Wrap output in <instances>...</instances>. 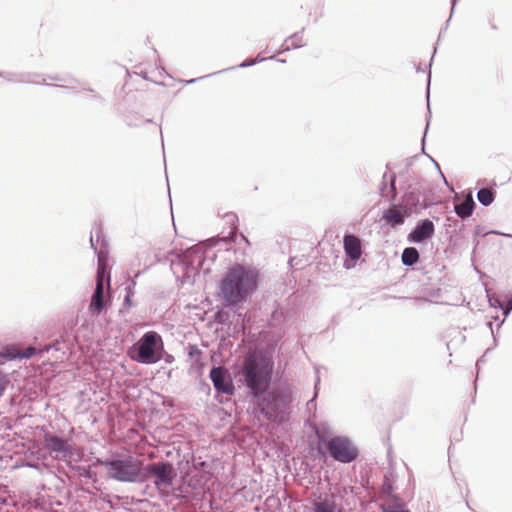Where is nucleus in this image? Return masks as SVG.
Returning <instances> with one entry per match:
<instances>
[{
  "mask_svg": "<svg viewBox=\"0 0 512 512\" xmlns=\"http://www.w3.org/2000/svg\"><path fill=\"white\" fill-rule=\"evenodd\" d=\"M274 364L265 354H248L238 374L254 397L264 394L269 388Z\"/></svg>",
  "mask_w": 512,
  "mask_h": 512,
  "instance_id": "1",
  "label": "nucleus"
},
{
  "mask_svg": "<svg viewBox=\"0 0 512 512\" xmlns=\"http://www.w3.org/2000/svg\"><path fill=\"white\" fill-rule=\"evenodd\" d=\"M257 276V272L250 267L240 264L232 266L220 284L223 298L230 304L244 301L256 287Z\"/></svg>",
  "mask_w": 512,
  "mask_h": 512,
  "instance_id": "2",
  "label": "nucleus"
},
{
  "mask_svg": "<svg viewBox=\"0 0 512 512\" xmlns=\"http://www.w3.org/2000/svg\"><path fill=\"white\" fill-rule=\"evenodd\" d=\"M291 403V393L284 390L272 391L258 401L261 413L268 419L276 421Z\"/></svg>",
  "mask_w": 512,
  "mask_h": 512,
  "instance_id": "3",
  "label": "nucleus"
},
{
  "mask_svg": "<svg viewBox=\"0 0 512 512\" xmlns=\"http://www.w3.org/2000/svg\"><path fill=\"white\" fill-rule=\"evenodd\" d=\"M109 476L122 482H134L138 479L141 471V462L132 459L108 460L103 462Z\"/></svg>",
  "mask_w": 512,
  "mask_h": 512,
  "instance_id": "4",
  "label": "nucleus"
},
{
  "mask_svg": "<svg viewBox=\"0 0 512 512\" xmlns=\"http://www.w3.org/2000/svg\"><path fill=\"white\" fill-rule=\"evenodd\" d=\"M146 472L154 478V485L162 496H168L177 473L169 462H157L146 466Z\"/></svg>",
  "mask_w": 512,
  "mask_h": 512,
  "instance_id": "5",
  "label": "nucleus"
},
{
  "mask_svg": "<svg viewBox=\"0 0 512 512\" xmlns=\"http://www.w3.org/2000/svg\"><path fill=\"white\" fill-rule=\"evenodd\" d=\"M321 446H325L335 460L343 463L351 462L357 457V449L345 437L337 436L329 440L320 437L319 450Z\"/></svg>",
  "mask_w": 512,
  "mask_h": 512,
  "instance_id": "6",
  "label": "nucleus"
},
{
  "mask_svg": "<svg viewBox=\"0 0 512 512\" xmlns=\"http://www.w3.org/2000/svg\"><path fill=\"white\" fill-rule=\"evenodd\" d=\"M101 241L102 246L105 245V239L102 235V231L100 227H97L94 229V231L91 233L90 237V244L91 247L94 249L95 253L97 254L98 258V268H97V275H96V283L104 284L106 281L107 284H110V276L107 272V251H103L102 249L98 250L97 243Z\"/></svg>",
  "mask_w": 512,
  "mask_h": 512,
  "instance_id": "7",
  "label": "nucleus"
},
{
  "mask_svg": "<svg viewBox=\"0 0 512 512\" xmlns=\"http://www.w3.org/2000/svg\"><path fill=\"white\" fill-rule=\"evenodd\" d=\"M203 251L200 247H192L187 249L180 258L179 264L183 267V272L186 277L196 274L202 267L204 262Z\"/></svg>",
  "mask_w": 512,
  "mask_h": 512,
  "instance_id": "8",
  "label": "nucleus"
},
{
  "mask_svg": "<svg viewBox=\"0 0 512 512\" xmlns=\"http://www.w3.org/2000/svg\"><path fill=\"white\" fill-rule=\"evenodd\" d=\"M129 352H163V341L155 331L146 332Z\"/></svg>",
  "mask_w": 512,
  "mask_h": 512,
  "instance_id": "9",
  "label": "nucleus"
},
{
  "mask_svg": "<svg viewBox=\"0 0 512 512\" xmlns=\"http://www.w3.org/2000/svg\"><path fill=\"white\" fill-rule=\"evenodd\" d=\"M210 378L217 392L232 395L234 385L229 372L223 367H214L210 371Z\"/></svg>",
  "mask_w": 512,
  "mask_h": 512,
  "instance_id": "10",
  "label": "nucleus"
},
{
  "mask_svg": "<svg viewBox=\"0 0 512 512\" xmlns=\"http://www.w3.org/2000/svg\"><path fill=\"white\" fill-rule=\"evenodd\" d=\"M435 233L434 223L429 219L419 221L414 229L408 234L410 243H421L431 238Z\"/></svg>",
  "mask_w": 512,
  "mask_h": 512,
  "instance_id": "11",
  "label": "nucleus"
},
{
  "mask_svg": "<svg viewBox=\"0 0 512 512\" xmlns=\"http://www.w3.org/2000/svg\"><path fill=\"white\" fill-rule=\"evenodd\" d=\"M141 265H143V270H138L134 273L133 278H131L126 287V295L134 296L135 294V287H136V278H138L143 271H146L151 265L152 261H150V253L149 252H143L137 255L135 260L132 262L131 267H137L139 268Z\"/></svg>",
  "mask_w": 512,
  "mask_h": 512,
  "instance_id": "12",
  "label": "nucleus"
},
{
  "mask_svg": "<svg viewBox=\"0 0 512 512\" xmlns=\"http://www.w3.org/2000/svg\"><path fill=\"white\" fill-rule=\"evenodd\" d=\"M344 250L351 260H358L361 256V243L358 237L347 234L343 239Z\"/></svg>",
  "mask_w": 512,
  "mask_h": 512,
  "instance_id": "13",
  "label": "nucleus"
},
{
  "mask_svg": "<svg viewBox=\"0 0 512 512\" xmlns=\"http://www.w3.org/2000/svg\"><path fill=\"white\" fill-rule=\"evenodd\" d=\"M399 206H393L387 209L383 214V219L392 227L402 225L405 221V213L399 210Z\"/></svg>",
  "mask_w": 512,
  "mask_h": 512,
  "instance_id": "14",
  "label": "nucleus"
},
{
  "mask_svg": "<svg viewBox=\"0 0 512 512\" xmlns=\"http://www.w3.org/2000/svg\"><path fill=\"white\" fill-rule=\"evenodd\" d=\"M104 305V284L96 283V287L91 298L90 310L100 313L104 309Z\"/></svg>",
  "mask_w": 512,
  "mask_h": 512,
  "instance_id": "15",
  "label": "nucleus"
},
{
  "mask_svg": "<svg viewBox=\"0 0 512 512\" xmlns=\"http://www.w3.org/2000/svg\"><path fill=\"white\" fill-rule=\"evenodd\" d=\"M475 202L471 195H468L461 203L455 204V213L462 219L472 215Z\"/></svg>",
  "mask_w": 512,
  "mask_h": 512,
  "instance_id": "16",
  "label": "nucleus"
},
{
  "mask_svg": "<svg viewBox=\"0 0 512 512\" xmlns=\"http://www.w3.org/2000/svg\"><path fill=\"white\" fill-rule=\"evenodd\" d=\"M419 204V197L414 192H407L402 198L399 207L403 210L405 215L409 216L417 208Z\"/></svg>",
  "mask_w": 512,
  "mask_h": 512,
  "instance_id": "17",
  "label": "nucleus"
},
{
  "mask_svg": "<svg viewBox=\"0 0 512 512\" xmlns=\"http://www.w3.org/2000/svg\"><path fill=\"white\" fill-rule=\"evenodd\" d=\"M401 258L405 266H413L419 261V252L414 247H407L403 250Z\"/></svg>",
  "mask_w": 512,
  "mask_h": 512,
  "instance_id": "18",
  "label": "nucleus"
},
{
  "mask_svg": "<svg viewBox=\"0 0 512 512\" xmlns=\"http://www.w3.org/2000/svg\"><path fill=\"white\" fill-rule=\"evenodd\" d=\"M45 444L51 451L62 452L65 450V441L54 435L47 434L45 436Z\"/></svg>",
  "mask_w": 512,
  "mask_h": 512,
  "instance_id": "19",
  "label": "nucleus"
},
{
  "mask_svg": "<svg viewBox=\"0 0 512 512\" xmlns=\"http://www.w3.org/2000/svg\"><path fill=\"white\" fill-rule=\"evenodd\" d=\"M313 512H338L335 502L331 499L316 501L313 504Z\"/></svg>",
  "mask_w": 512,
  "mask_h": 512,
  "instance_id": "20",
  "label": "nucleus"
},
{
  "mask_svg": "<svg viewBox=\"0 0 512 512\" xmlns=\"http://www.w3.org/2000/svg\"><path fill=\"white\" fill-rule=\"evenodd\" d=\"M477 199L483 206H489L495 199L494 192L489 188H481L477 192Z\"/></svg>",
  "mask_w": 512,
  "mask_h": 512,
  "instance_id": "21",
  "label": "nucleus"
},
{
  "mask_svg": "<svg viewBox=\"0 0 512 512\" xmlns=\"http://www.w3.org/2000/svg\"><path fill=\"white\" fill-rule=\"evenodd\" d=\"M132 360L144 364L156 363L161 359L162 354H130Z\"/></svg>",
  "mask_w": 512,
  "mask_h": 512,
  "instance_id": "22",
  "label": "nucleus"
},
{
  "mask_svg": "<svg viewBox=\"0 0 512 512\" xmlns=\"http://www.w3.org/2000/svg\"><path fill=\"white\" fill-rule=\"evenodd\" d=\"M38 76L31 75L28 73L19 74V75H13L11 77H8L7 79L9 81L13 82H19V83H39L40 81L36 79Z\"/></svg>",
  "mask_w": 512,
  "mask_h": 512,
  "instance_id": "23",
  "label": "nucleus"
},
{
  "mask_svg": "<svg viewBox=\"0 0 512 512\" xmlns=\"http://www.w3.org/2000/svg\"><path fill=\"white\" fill-rule=\"evenodd\" d=\"M286 42H291V45L282 48V50L280 52L288 51V50H290V47H292V48L302 47L304 45L302 33L293 34L292 36H290L289 38L286 39Z\"/></svg>",
  "mask_w": 512,
  "mask_h": 512,
  "instance_id": "24",
  "label": "nucleus"
},
{
  "mask_svg": "<svg viewBox=\"0 0 512 512\" xmlns=\"http://www.w3.org/2000/svg\"><path fill=\"white\" fill-rule=\"evenodd\" d=\"M383 512H410L404 504L401 503H391L382 506Z\"/></svg>",
  "mask_w": 512,
  "mask_h": 512,
  "instance_id": "25",
  "label": "nucleus"
},
{
  "mask_svg": "<svg viewBox=\"0 0 512 512\" xmlns=\"http://www.w3.org/2000/svg\"><path fill=\"white\" fill-rule=\"evenodd\" d=\"M66 345H65V342L64 341H60V340H55L53 343H51L47 349H46V352H50L51 350L53 352H60V351H63L64 349H66Z\"/></svg>",
  "mask_w": 512,
  "mask_h": 512,
  "instance_id": "26",
  "label": "nucleus"
},
{
  "mask_svg": "<svg viewBox=\"0 0 512 512\" xmlns=\"http://www.w3.org/2000/svg\"><path fill=\"white\" fill-rule=\"evenodd\" d=\"M267 58H255V59H252V60H246L244 62H242L241 64H239L237 67L238 68H246V67H250V66H253L255 65L256 63H259V62H262L264 60H266ZM268 59H273V57H269Z\"/></svg>",
  "mask_w": 512,
  "mask_h": 512,
  "instance_id": "27",
  "label": "nucleus"
},
{
  "mask_svg": "<svg viewBox=\"0 0 512 512\" xmlns=\"http://www.w3.org/2000/svg\"><path fill=\"white\" fill-rule=\"evenodd\" d=\"M496 302L503 309V314L505 316H507L512 311V298L506 302L505 306H502L499 300H496Z\"/></svg>",
  "mask_w": 512,
  "mask_h": 512,
  "instance_id": "28",
  "label": "nucleus"
},
{
  "mask_svg": "<svg viewBox=\"0 0 512 512\" xmlns=\"http://www.w3.org/2000/svg\"><path fill=\"white\" fill-rule=\"evenodd\" d=\"M3 352H22V351L21 350L10 349V348L7 347ZM23 352L32 353V352H43V351L42 350H37L36 348L29 346Z\"/></svg>",
  "mask_w": 512,
  "mask_h": 512,
  "instance_id": "29",
  "label": "nucleus"
},
{
  "mask_svg": "<svg viewBox=\"0 0 512 512\" xmlns=\"http://www.w3.org/2000/svg\"><path fill=\"white\" fill-rule=\"evenodd\" d=\"M7 384H8L7 377L0 372V395L4 392Z\"/></svg>",
  "mask_w": 512,
  "mask_h": 512,
  "instance_id": "30",
  "label": "nucleus"
},
{
  "mask_svg": "<svg viewBox=\"0 0 512 512\" xmlns=\"http://www.w3.org/2000/svg\"><path fill=\"white\" fill-rule=\"evenodd\" d=\"M390 192H391V198L390 200L391 201H394L395 200V197H396V187H395V178L392 177L391 180H390Z\"/></svg>",
  "mask_w": 512,
  "mask_h": 512,
  "instance_id": "31",
  "label": "nucleus"
},
{
  "mask_svg": "<svg viewBox=\"0 0 512 512\" xmlns=\"http://www.w3.org/2000/svg\"><path fill=\"white\" fill-rule=\"evenodd\" d=\"M3 356L9 358V359H14L16 357H19V358H29L32 354H28V353H25V354H2Z\"/></svg>",
  "mask_w": 512,
  "mask_h": 512,
  "instance_id": "32",
  "label": "nucleus"
},
{
  "mask_svg": "<svg viewBox=\"0 0 512 512\" xmlns=\"http://www.w3.org/2000/svg\"><path fill=\"white\" fill-rule=\"evenodd\" d=\"M132 297L133 296L125 295V297H124V304L126 306H128V307H132L133 306Z\"/></svg>",
  "mask_w": 512,
  "mask_h": 512,
  "instance_id": "33",
  "label": "nucleus"
},
{
  "mask_svg": "<svg viewBox=\"0 0 512 512\" xmlns=\"http://www.w3.org/2000/svg\"><path fill=\"white\" fill-rule=\"evenodd\" d=\"M224 316H225V313L223 312H218L216 315H215V318L218 322L220 323H223L225 321L224 319Z\"/></svg>",
  "mask_w": 512,
  "mask_h": 512,
  "instance_id": "34",
  "label": "nucleus"
},
{
  "mask_svg": "<svg viewBox=\"0 0 512 512\" xmlns=\"http://www.w3.org/2000/svg\"><path fill=\"white\" fill-rule=\"evenodd\" d=\"M381 196L388 197L386 185H383V187L381 188Z\"/></svg>",
  "mask_w": 512,
  "mask_h": 512,
  "instance_id": "35",
  "label": "nucleus"
},
{
  "mask_svg": "<svg viewBox=\"0 0 512 512\" xmlns=\"http://www.w3.org/2000/svg\"><path fill=\"white\" fill-rule=\"evenodd\" d=\"M200 78H195V79H190V80H187L186 81V84H192V83H195L197 80H199Z\"/></svg>",
  "mask_w": 512,
  "mask_h": 512,
  "instance_id": "36",
  "label": "nucleus"
},
{
  "mask_svg": "<svg viewBox=\"0 0 512 512\" xmlns=\"http://www.w3.org/2000/svg\"><path fill=\"white\" fill-rule=\"evenodd\" d=\"M429 85H430V75L428 76V87H427V97L428 98H429V91H430Z\"/></svg>",
  "mask_w": 512,
  "mask_h": 512,
  "instance_id": "37",
  "label": "nucleus"
},
{
  "mask_svg": "<svg viewBox=\"0 0 512 512\" xmlns=\"http://www.w3.org/2000/svg\"><path fill=\"white\" fill-rule=\"evenodd\" d=\"M190 352H196V353H199V352H201V351H200V350H198L197 348L192 347Z\"/></svg>",
  "mask_w": 512,
  "mask_h": 512,
  "instance_id": "38",
  "label": "nucleus"
},
{
  "mask_svg": "<svg viewBox=\"0 0 512 512\" xmlns=\"http://www.w3.org/2000/svg\"><path fill=\"white\" fill-rule=\"evenodd\" d=\"M455 6L451 8V13H453ZM449 17H452V14H449Z\"/></svg>",
  "mask_w": 512,
  "mask_h": 512,
  "instance_id": "39",
  "label": "nucleus"
},
{
  "mask_svg": "<svg viewBox=\"0 0 512 512\" xmlns=\"http://www.w3.org/2000/svg\"><path fill=\"white\" fill-rule=\"evenodd\" d=\"M457 1H458V0H452V2H453V7L456 5Z\"/></svg>",
  "mask_w": 512,
  "mask_h": 512,
  "instance_id": "40",
  "label": "nucleus"
},
{
  "mask_svg": "<svg viewBox=\"0 0 512 512\" xmlns=\"http://www.w3.org/2000/svg\"><path fill=\"white\" fill-rule=\"evenodd\" d=\"M504 235L507 236V237H511L512 238L511 234H504Z\"/></svg>",
  "mask_w": 512,
  "mask_h": 512,
  "instance_id": "41",
  "label": "nucleus"
},
{
  "mask_svg": "<svg viewBox=\"0 0 512 512\" xmlns=\"http://www.w3.org/2000/svg\"><path fill=\"white\" fill-rule=\"evenodd\" d=\"M254 352L262 353L263 351L262 350H255Z\"/></svg>",
  "mask_w": 512,
  "mask_h": 512,
  "instance_id": "42",
  "label": "nucleus"
}]
</instances>
